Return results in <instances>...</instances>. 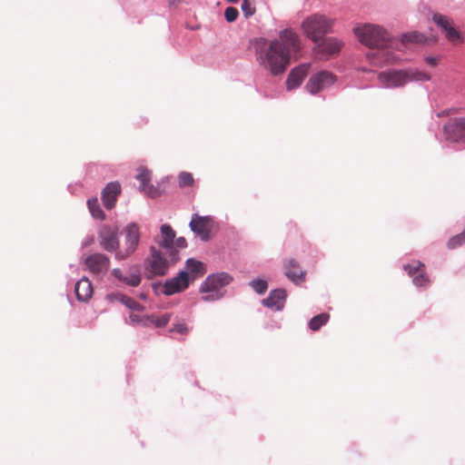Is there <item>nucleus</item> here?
Wrapping results in <instances>:
<instances>
[{"label": "nucleus", "instance_id": "f257e3e1", "mask_svg": "<svg viewBox=\"0 0 465 465\" xmlns=\"http://www.w3.org/2000/svg\"><path fill=\"white\" fill-rule=\"evenodd\" d=\"M300 49L299 36L290 29L281 31L277 39L261 38L254 44L257 62L273 75L283 74L290 64L292 54Z\"/></svg>", "mask_w": 465, "mask_h": 465}, {"label": "nucleus", "instance_id": "f03ea898", "mask_svg": "<svg viewBox=\"0 0 465 465\" xmlns=\"http://www.w3.org/2000/svg\"><path fill=\"white\" fill-rule=\"evenodd\" d=\"M380 83L387 88L402 87L411 82H426L430 80L428 73L418 69L389 70L378 74Z\"/></svg>", "mask_w": 465, "mask_h": 465}, {"label": "nucleus", "instance_id": "7ed1b4c3", "mask_svg": "<svg viewBox=\"0 0 465 465\" xmlns=\"http://www.w3.org/2000/svg\"><path fill=\"white\" fill-rule=\"evenodd\" d=\"M358 40L371 48L383 49L391 45V38L382 27L365 24L353 28Z\"/></svg>", "mask_w": 465, "mask_h": 465}, {"label": "nucleus", "instance_id": "20e7f679", "mask_svg": "<svg viewBox=\"0 0 465 465\" xmlns=\"http://www.w3.org/2000/svg\"><path fill=\"white\" fill-rule=\"evenodd\" d=\"M333 24V19L324 15L313 14L303 20L302 28L308 38L318 43L331 32Z\"/></svg>", "mask_w": 465, "mask_h": 465}, {"label": "nucleus", "instance_id": "39448f33", "mask_svg": "<svg viewBox=\"0 0 465 465\" xmlns=\"http://www.w3.org/2000/svg\"><path fill=\"white\" fill-rule=\"evenodd\" d=\"M124 242L115 252V259L122 261L132 255L137 249L140 241V229L136 223H130L124 229Z\"/></svg>", "mask_w": 465, "mask_h": 465}, {"label": "nucleus", "instance_id": "423d86ee", "mask_svg": "<svg viewBox=\"0 0 465 465\" xmlns=\"http://www.w3.org/2000/svg\"><path fill=\"white\" fill-rule=\"evenodd\" d=\"M446 140L465 143V118L450 120L443 127Z\"/></svg>", "mask_w": 465, "mask_h": 465}, {"label": "nucleus", "instance_id": "0eeeda50", "mask_svg": "<svg viewBox=\"0 0 465 465\" xmlns=\"http://www.w3.org/2000/svg\"><path fill=\"white\" fill-rule=\"evenodd\" d=\"M191 230L196 233L202 241L207 242L211 239L213 220L209 216L193 214L190 222Z\"/></svg>", "mask_w": 465, "mask_h": 465}, {"label": "nucleus", "instance_id": "6e6552de", "mask_svg": "<svg viewBox=\"0 0 465 465\" xmlns=\"http://www.w3.org/2000/svg\"><path fill=\"white\" fill-rule=\"evenodd\" d=\"M232 281V277L224 272H217L212 275H209L203 283L202 284L200 291L201 292H222L221 289L228 284H230Z\"/></svg>", "mask_w": 465, "mask_h": 465}, {"label": "nucleus", "instance_id": "1a4fd4ad", "mask_svg": "<svg viewBox=\"0 0 465 465\" xmlns=\"http://www.w3.org/2000/svg\"><path fill=\"white\" fill-rule=\"evenodd\" d=\"M99 243L107 252L119 250L118 229L104 225L99 232Z\"/></svg>", "mask_w": 465, "mask_h": 465}, {"label": "nucleus", "instance_id": "9d476101", "mask_svg": "<svg viewBox=\"0 0 465 465\" xmlns=\"http://www.w3.org/2000/svg\"><path fill=\"white\" fill-rule=\"evenodd\" d=\"M334 82L335 76L331 73L322 71L309 79L306 84V89L309 93L315 94L331 86Z\"/></svg>", "mask_w": 465, "mask_h": 465}, {"label": "nucleus", "instance_id": "9b49d317", "mask_svg": "<svg viewBox=\"0 0 465 465\" xmlns=\"http://www.w3.org/2000/svg\"><path fill=\"white\" fill-rule=\"evenodd\" d=\"M86 268L94 275H104L110 267L109 258L103 253H94L84 259Z\"/></svg>", "mask_w": 465, "mask_h": 465}, {"label": "nucleus", "instance_id": "f8f14e48", "mask_svg": "<svg viewBox=\"0 0 465 465\" xmlns=\"http://www.w3.org/2000/svg\"><path fill=\"white\" fill-rule=\"evenodd\" d=\"M189 281V273L187 272L182 271L177 276L165 282V283L163 285L162 292L163 294L168 296L181 292L188 288Z\"/></svg>", "mask_w": 465, "mask_h": 465}, {"label": "nucleus", "instance_id": "ddd939ff", "mask_svg": "<svg viewBox=\"0 0 465 465\" xmlns=\"http://www.w3.org/2000/svg\"><path fill=\"white\" fill-rule=\"evenodd\" d=\"M175 238V232L169 224H163L161 226V240L159 244L161 247L165 249L166 252L171 258V262H175L178 258L176 252L173 251V241Z\"/></svg>", "mask_w": 465, "mask_h": 465}, {"label": "nucleus", "instance_id": "4468645a", "mask_svg": "<svg viewBox=\"0 0 465 465\" xmlns=\"http://www.w3.org/2000/svg\"><path fill=\"white\" fill-rule=\"evenodd\" d=\"M432 20L445 32V35L449 41L457 43L460 40V33L452 26V21L448 16L434 14Z\"/></svg>", "mask_w": 465, "mask_h": 465}, {"label": "nucleus", "instance_id": "2eb2a0df", "mask_svg": "<svg viewBox=\"0 0 465 465\" xmlns=\"http://www.w3.org/2000/svg\"><path fill=\"white\" fill-rule=\"evenodd\" d=\"M150 261L151 273L153 275H164L169 268V261L163 257V254L154 247L152 248Z\"/></svg>", "mask_w": 465, "mask_h": 465}, {"label": "nucleus", "instance_id": "dca6fc26", "mask_svg": "<svg viewBox=\"0 0 465 465\" xmlns=\"http://www.w3.org/2000/svg\"><path fill=\"white\" fill-rule=\"evenodd\" d=\"M120 193L121 185L116 182L109 183L102 192V200L104 207L108 210L114 208Z\"/></svg>", "mask_w": 465, "mask_h": 465}, {"label": "nucleus", "instance_id": "f3484780", "mask_svg": "<svg viewBox=\"0 0 465 465\" xmlns=\"http://www.w3.org/2000/svg\"><path fill=\"white\" fill-rule=\"evenodd\" d=\"M310 64H304L293 68L286 80V85L288 90L298 87L307 75L309 72Z\"/></svg>", "mask_w": 465, "mask_h": 465}, {"label": "nucleus", "instance_id": "a211bd4d", "mask_svg": "<svg viewBox=\"0 0 465 465\" xmlns=\"http://www.w3.org/2000/svg\"><path fill=\"white\" fill-rule=\"evenodd\" d=\"M284 274L294 283L302 282L305 279V272L294 259H289L284 263Z\"/></svg>", "mask_w": 465, "mask_h": 465}, {"label": "nucleus", "instance_id": "6ab92c4d", "mask_svg": "<svg viewBox=\"0 0 465 465\" xmlns=\"http://www.w3.org/2000/svg\"><path fill=\"white\" fill-rule=\"evenodd\" d=\"M286 300V292L283 289H276L271 292L268 298L262 303L271 309L280 311L283 308Z\"/></svg>", "mask_w": 465, "mask_h": 465}, {"label": "nucleus", "instance_id": "aec40b11", "mask_svg": "<svg viewBox=\"0 0 465 465\" xmlns=\"http://www.w3.org/2000/svg\"><path fill=\"white\" fill-rule=\"evenodd\" d=\"M136 179L141 182V185L139 187L141 191L144 192L151 197H156L158 195L157 190L153 185H149L151 173L148 170L143 168L139 169Z\"/></svg>", "mask_w": 465, "mask_h": 465}, {"label": "nucleus", "instance_id": "412c9836", "mask_svg": "<svg viewBox=\"0 0 465 465\" xmlns=\"http://www.w3.org/2000/svg\"><path fill=\"white\" fill-rule=\"evenodd\" d=\"M74 292L79 301L87 302L93 294L91 282L85 277L82 278L76 282Z\"/></svg>", "mask_w": 465, "mask_h": 465}, {"label": "nucleus", "instance_id": "4be33fe9", "mask_svg": "<svg viewBox=\"0 0 465 465\" xmlns=\"http://www.w3.org/2000/svg\"><path fill=\"white\" fill-rule=\"evenodd\" d=\"M341 47V44L334 38H327L318 45L320 53L324 54H333L338 53Z\"/></svg>", "mask_w": 465, "mask_h": 465}, {"label": "nucleus", "instance_id": "5701e85b", "mask_svg": "<svg viewBox=\"0 0 465 465\" xmlns=\"http://www.w3.org/2000/svg\"><path fill=\"white\" fill-rule=\"evenodd\" d=\"M186 268L192 274V280L203 275L205 272L204 264L193 259L187 260Z\"/></svg>", "mask_w": 465, "mask_h": 465}, {"label": "nucleus", "instance_id": "b1692460", "mask_svg": "<svg viewBox=\"0 0 465 465\" xmlns=\"http://www.w3.org/2000/svg\"><path fill=\"white\" fill-rule=\"evenodd\" d=\"M87 205L92 216L97 220L103 221L105 219V214L100 207V203L96 197L91 198L87 201Z\"/></svg>", "mask_w": 465, "mask_h": 465}, {"label": "nucleus", "instance_id": "393cba45", "mask_svg": "<svg viewBox=\"0 0 465 465\" xmlns=\"http://www.w3.org/2000/svg\"><path fill=\"white\" fill-rule=\"evenodd\" d=\"M147 323L150 322L153 324L157 328H162L167 325L169 321L171 320V314L170 313H164L160 316L152 314V315H146L145 317Z\"/></svg>", "mask_w": 465, "mask_h": 465}, {"label": "nucleus", "instance_id": "a878e982", "mask_svg": "<svg viewBox=\"0 0 465 465\" xmlns=\"http://www.w3.org/2000/svg\"><path fill=\"white\" fill-rule=\"evenodd\" d=\"M329 319H330V315L326 312L318 314L312 318V320L309 322V328L312 331H316L320 330V328L322 326L326 324L328 322Z\"/></svg>", "mask_w": 465, "mask_h": 465}, {"label": "nucleus", "instance_id": "bb28decb", "mask_svg": "<svg viewBox=\"0 0 465 465\" xmlns=\"http://www.w3.org/2000/svg\"><path fill=\"white\" fill-rule=\"evenodd\" d=\"M423 268H425V265L420 261H413L411 263L403 266L404 271L407 272L411 277L419 273Z\"/></svg>", "mask_w": 465, "mask_h": 465}, {"label": "nucleus", "instance_id": "cd10ccee", "mask_svg": "<svg viewBox=\"0 0 465 465\" xmlns=\"http://www.w3.org/2000/svg\"><path fill=\"white\" fill-rule=\"evenodd\" d=\"M120 302L132 311L143 312L144 310V307L143 305L134 301L133 298L126 295L125 297H120Z\"/></svg>", "mask_w": 465, "mask_h": 465}, {"label": "nucleus", "instance_id": "c85d7f7f", "mask_svg": "<svg viewBox=\"0 0 465 465\" xmlns=\"http://www.w3.org/2000/svg\"><path fill=\"white\" fill-rule=\"evenodd\" d=\"M178 183L180 187H191L194 183V179L191 173L182 172L178 175Z\"/></svg>", "mask_w": 465, "mask_h": 465}, {"label": "nucleus", "instance_id": "c756f323", "mask_svg": "<svg viewBox=\"0 0 465 465\" xmlns=\"http://www.w3.org/2000/svg\"><path fill=\"white\" fill-rule=\"evenodd\" d=\"M402 43H422L425 40L423 35L418 32L407 33L402 35Z\"/></svg>", "mask_w": 465, "mask_h": 465}, {"label": "nucleus", "instance_id": "7c9ffc66", "mask_svg": "<svg viewBox=\"0 0 465 465\" xmlns=\"http://www.w3.org/2000/svg\"><path fill=\"white\" fill-rule=\"evenodd\" d=\"M412 282L414 285L418 287L425 286L430 282L429 277L425 272V268H423L419 273L412 277Z\"/></svg>", "mask_w": 465, "mask_h": 465}, {"label": "nucleus", "instance_id": "2f4dec72", "mask_svg": "<svg viewBox=\"0 0 465 465\" xmlns=\"http://www.w3.org/2000/svg\"><path fill=\"white\" fill-rule=\"evenodd\" d=\"M241 7L246 18L252 16L256 12L255 2L242 1Z\"/></svg>", "mask_w": 465, "mask_h": 465}, {"label": "nucleus", "instance_id": "473e14b6", "mask_svg": "<svg viewBox=\"0 0 465 465\" xmlns=\"http://www.w3.org/2000/svg\"><path fill=\"white\" fill-rule=\"evenodd\" d=\"M250 285L259 294L264 293L268 288L267 282L261 279L252 281Z\"/></svg>", "mask_w": 465, "mask_h": 465}, {"label": "nucleus", "instance_id": "72a5a7b5", "mask_svg": "<svg viewBox=\"0 0 465 465\" xmlns=\"http://www.w3.org/2000/svg\"><path fill=\"white\" fill-rule=\"evenodd\" d=\"M463 243H465V232H461L450 238L448 242V247L450 249H455Z\"/></svg>", "mask_w": 465, "mask_h": 465}, {"label": "nucleus", "instance_id": "f704fd0d", "mask_svg": "<svg viewBox=\"0 0 465 465\" xmlns=\"http://www.w3.org/2000/svg\"><path fill=\"white\" fill-rule=\"evenodd\" d=\"M239 16V11L237 8L229 6L224 11V17L228 23L234 22Z\"/></svg>", "mask_w": 465, "mask_h": 465}, {"label": "nucleus", "instance_id": "c9c22d12", "mask_svg": "<svg viewBox=\"0 0 465 465\" xmlns=\"http://www.w3.org/2000/svg\"><path fill=\"white\" fill-rule=\"evenodd\" d=\"M124 282L129 286L136 287L141 282V276L138 272L132 273L129 277H124Z\"/></svg>", "mask_w": 465, "mask_h": 465}, {"label": "nucleus", "instance_id": "e433bc0d", "mask_svg": "<svg viewBox=\"0 0 465 465\" xmlns=\"http://www.w3.org/2000/svg\"><path fill=\"white\" fill-rule=\"evenodd\" d=\"M203 293H206L202 297L203 301L204 302H213L221 299L223 296V292H204Z\"/></svg>", "mask_w": 465, "mask_h": 465}, {"label": "nucleus", "instance_id": "4c0bfd02", "mask_svg": "<svg viewBox=\"0 0 465 465\" xmlns=\"http://www.w3.org/2000/svg\"><path fill=\"white\" fill-rule=\"evenodd\" d=\"M146 316H139L137 314H134V313H131L129 315V319L132 322L134 323H141L143 324V326H148V323H147V321L145 319Z\"/></svg>", "mask_w": 465, "mask_h": 465}, {"label": "nucleus", "instance_id": "58836bf2", "mask_svg": "<svg viewBox=\"0 0 465 465\" xmlns=\"http://www.w3.org/2000/svg\"><path fill=\"white\" fill-rule=\"evenodd\" d=\"M187 246V242L185 238L179 237L176 240L173 241V251L177 253V251L175 249H183ZM178 258V256L176 255Z\"/></svg>", "mask_w": 465, "mask_h": 465}, {"label": "nucleus", "instance_id": "ea45409f", "mask_svg": "<svg viewBox=\"0 0 465 465\" xmlns=\"http://www.w3.org/2000/svg\"><path fill=\"white\" fill-rule=\"evenodd\" d=\"M188 331V327L186 326L185 323L173 324V327L171 329V331H176L181 334H186Z\"/></svg>", "mask_w": 465, "mask_h": 465}, {"label": "nucleus", "instance_id": "a19ab883", "mask_svg": "<svg viewBox=\"0 0 465 465\" xmlns=\"http://www.w3.org/2000/svg\"><path fill=\"white\" fill-rule=\"evenodd\" d=\"M120 297H125L124 294L123 293H119V292H116V293H110L106 296V299L110 302H120Z\"/></svg>", "mask_w": 465, "mask_h": 465}, {"label": "nucleus", "instance_id": "79ce46f5", "mask_svg": "<svg viewBox=\"0 0 465 465\" xmlns=\"http://www.w3.org/2000/svg\"><path fill=\"white\" fill-rule=\"evenodd\" d=\"M113 275L118 280L124 282L125 276L123 275V272L120 269H114L112 272Z\"/></svg>", "mask_w": 465, "mask_h": 465}, {"label": "nucleus", "instance_id": "37998d69", "mask_svg": "<svg viewBox=\"0 0 465 465\" xmlns=\"http://www.w3.org/2000/svg\"><path fill=\"white\" fill-rule=\"evenodd\" d=\"M426 63L431 66H435L437 64V59L435 57H427Z\"/></svg>", "mask_w": 465, "mask_h": 465}, {"label": "nucleus", "instance_id": "c03bdc74", "mask_svg": "<svg viewBox=\"0 0 465 465\" xmlns=\"http://www.w3.org/2000/svg\"><path fill=\"white\" fill-rule=\"evenodd\" d=\"M393 61V58L386 57V62L391 63Z\"/></svg>", "mask_w": 465, "mask_h": 465}, {"label": "nucleus", "instance_id": "a18cd8bd", "mask_svg": "<svg viewBox=\"0 0 465 465\" xmlns=\"http://www.w3.org/2000/svg\"><path fill=\"white\" fill-rule=\"evenodd\" d=\"M228 3H237L239 0H226Z\"/></svg>", "mask_w": 465, "mask_h": 465}]
</instances>
